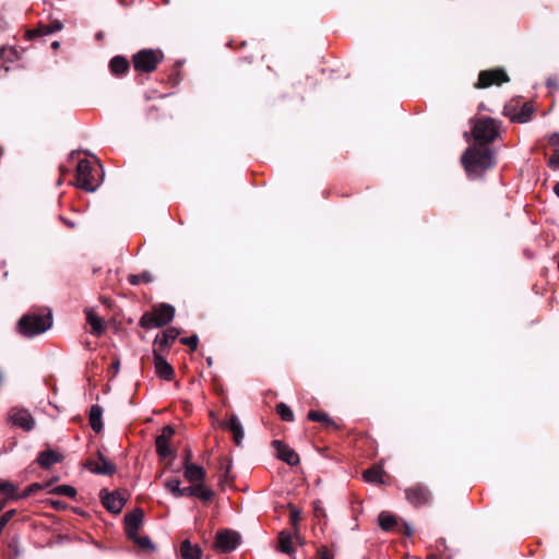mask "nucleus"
<instances>
[{
	"mask_svg": "<svg viewBox=\"0 0 559 559\" xmlns=\"http://www.w3.org/2000/svg\"><path fill=\"white\" fill-rule=\"evenodd\" d=\"M383 474L382 466L374 465L364 472V479L370 484H383Z\"/></svg>",
	"mask_w": 559,
	"mask_h": 559,
	"instance_id": "obj_24",
	"label": "nucleus"
},
{
	"mask_svg": "<svg viewBox=\"0 0 559 559\" xmlns=\"http://www.w3.org/2000/svg\"><path fill=\"white\" fill-rule=\"evenodd\" d=\"M43 488V485L38 484V483H34L32 485H29L28 487H26L22 493H20V499H24V498H27L29 497L31 495H33L34 492H36L37 490L41 489Z\"/></svg>",
	"mask_w": 559,
	"mask_h": 559,
	"instance_id": "obj_38",
	"label": "nucleus"
},
{
	"mask_svg": "<svg viewBox=\"0 0 559 559\" xmlns=\"http://www.w3.org/2000/svg\"><path fill=\"white\" fill-rule=\"evenodd\" d=\"M154 366L159 378L167 381L173 379L174 368L156 352H154Z\"/></svg>",
	"mask_w": 559,
	"mask_h": 559,
	"instance_id": "obj_20",
	"label": "nucleus"
},
{
	"mask_svg": "<svg viewBox=\"0 0 559 559\" xmlns=\"http://www.w3.org/2000/svg\"><path fill=\"white\" fill-rule=\"evenodd\" d=\"M100 499L103 506L111 513H119L124 506V499L118 492L102 490Z\"/></svg>",
	"mask_w": 559,
	"mask_h": 559,
	"instance_id": "obj_15",
	"label": "nucleus"
},
{
	"mask_svg": "<svg viewBox=\"0 0 559 559\" xmlns=\"http://www.w3.org/2000/svg\"><path fill=\"white\" fill-rule=\"evenodd\" d=\"M533 106L531 103H525L518 109L514 105H506L503 108V115L509 117L512 122L525 123L533 115Z\"/></svg>",
	"mask_w": 559,
	"mask_h": 559,
	"instance_id": "obj_9",
	"label": "nucleus"
},
{
	"mask_svg": "<svg viewBox=\"0 0 559 559\" xmlns=\"http://www.w3.org/2000/svg\"><path fill=\"white\" fill-rule=\"evenodd\" d=\"M182 497H199L203 501H210L214 492L212 489L203 487L202 484H197L194 486L183 487V492H181Z\"/></svg>",
	"mask_w": 559,
	"mask_h": 559,
	"instance_id": "obj_22",
	"label": "nucleus"
},
{
	"mask_svg": "<svg viewBox=\"0 0 559 559\" xmlns=\"http://www.w3.org/2000/svg\"><path fill=\"white\" fill-rule=\"evenodd\" d=\"M103 409L99 405H93L90 411V425L95 432H99L103 428L102 423Z\"/></svg>",
	"mask_w": 559,
	"mask_h": 559,
	"instance_id": "obj_25",
	"label": "nucleus"
},
{
	"mask_svg": "<svg viewBox=\"0 0 559 559\" xmlns=\"http://www.w3.org/2000/svg\"><path fill=\"white\" fill-rule=\"evenodd\" d=\"M180 555L183 559H201L202 550L198 545H192L186 539L180 546Z\"/></svg>",
	"mask_w": 559,
	"mask_h": 559,
	"instance_id": "obj_23",
	"label": "nucleus"
},
{
	"mask_svg": "<svg viewBox=\"0 0 559 559\" xmlns=\"http://www.w3.org/2000/svg\"><path fill=\"white\" fill-rule=\"evenodd\" d=\"M190 459H191V452H188V453L186 454L185 462H190Z\"/></svg>",
	"mask_w": 559,
	"mask_h": 559,
	"instance_id": "obj_50",
	"label": "nucleus"
},
{
	"mask_svg": "<svg viewBox=\"0 0 559 559\" xmlns=\"http://www.w3.org/2000/svg\"><path fill=\"white\" fill-rule=\"evenodd\" d=\"M427 559H439V558L437 556H435V555H430V556L427 557Z\"/></svg>",
	"mask_w": 559,
	"mask_h": 559,
	"instance_id": "obj_52",
	"label": "nucleus"
},
{
	"mask_svg": "<svg viewBox=\"0 0 559 559\" xmlns=\"http://www.w3.org/2000/svg\"><path fill=\"white\" fill-rule=\"evenodd\" d=\"M276 412L283 420H285V421L294 420V413L290 409V407L288 405H286L285 403H278L276 405Z\"/></svg>",
	"mask_w": 559,
	"mask_h": 559,
	"instance_id": "obj_34",
	"label": "nucleus"
},
{
	"mask_svg": "<svg viewBox=\"0 0 559 559\" xmlns=\"http://www.w3.org/2000/svg\"><path fill=\"white\" fill-rule=\"evenodd\" d=\"M175 433V430L170 426L163 428L162 433L156 438V451L162 459L173 457L175 452L169 447V442Z\"/></svg>",
	"mask_w": 559,
	"mask_h": 559,
	"instance_id": "obj_11",
	"label": "nucleus"
},
{
	"mask_svg": "<svg viewBox=\"0 0 559 559\" xmlns=\"http://www.w3.org/2000/svg\"><path fill=\"white\" fill-rule=\"evenodd\" d=\"M84 313L86 323L91 326V333L96 336H100L105 332V323L103 319L90 308H85Z\"/></svg>",
	"mask_w": 559,
	"mask_h": 559,
	"instance_id": "obj_18",
	"label": "nucleus"
},
{
	"mask_svg": "<svg viewBox=\"0 0 559 559\" xmlns=\"http://www.w3.org/2000/svg\"><path fill=\"white\" fill-rule=\"evenodd\" d=\"M239 535L229 530L218 532L215 538V548L222 552H229L237 548Z\"/></svg>",
	"mask_w": 559,
	"mask_h": 559,
	"instance_id": "obj_10",
	"label": "nucleus"
},
{
	"mask_svg": "<svg viewBox=\"0 0 559 559\" xmlns=\"http://www.w3.org/2000/svg\"><path fill=\"white\" fill-rule=\"evenodd\" d=\"M280 549L285 554H290L293 551V538L289 533L282 532L280 534Z\"/></svg>",
	"mask_w": 559,
	"mask_h": 559,
	"instance_id": "obj_32",
	"label": "nucleus"
},
{
	"mask_svg": "<svg viewBox=\"0 0 559 559\" xmlns=\"http://www.w3.org/2000/svg\"><path fill=\"white\" fill-rule=\"evenodd\" d=\"M51 325V311L49 309H37L31 310L20 318L17 331L25 337H34L45 333Z\"/></svg>",
	"mask_w": 559,
	"mask_h": 559,
	"instance_id": "obj_2",
	"label": "nucleus"
},
{
	"mask_svg": "<svg viewBox=\"0 0 559 559\" xmlns=\"http://www.w3.org/2000/svg\"><path fill=\"white\" fill-rule=\"evenodd\" d=\"M59 45H60V44H59V41L53 40V41L51 43V48H52V49H57V48L59 47Z\"/></svg>",
	"mask_w": 559,
	"mask_h": 559,
	"instance_id": "obj_47",
	"label": "nucleus"
},
{
	"mask_svg": "<svg viewBox=\"0 0 559 559\" xmlns=\"http://www.w3.org/2000/svg\"><path fill=\"white\" fill-rule=\"evenodd\" d=\"M300 520V512L295 509V508H292V511H290V522L293 525H297L298 521Z\"/></svg>",
	"mask_w": 559,
	"mask_h": 559,
	"instance_id": "obj_40",
	"label": "nucleus"
},
{
	"mask_svg": "<svg viewBox=\"0 0 559 559\" xmlns=\"http://www.w3.org/2000/svg\"><path fill=\"white\" fill-rule=\"evenodd\" d=\"M0 496H4L7 499L17 500L20 495L16 493V487L14 484L0 480Z\"/></svg>",
	"mask_w": 559,
	"mask_h": 559,
	"instance_id": "obj_30",
	"label": "nucleus"
},
{
	"mask_svg": "<svg viewBox=\"0 0 559 559\" xmlns=\"http://www.w3.org/2000/svg\"><path fill=\"white\" fill-rule=\"evenodd\" d=\"M549 165L554 168H559V155L551 156L549 159Z\"/></svg>",
	"mask_w": 559,
	"mask_h": 559,
	"instance_id": "obj_43",
	"label": "nucleus"
},
{
	"mask_svg": "<svg viewBox=\"0 0 559 559\" xmlns=\"http://www.w3.org/2000/svg\"><path fill=\"white\" fill-rule=\"evenodd\" d=\"M163 60V53L159 50L143 49L133 56V66L136 71L152 72Z\"/></svg>",
	"mask_w": 559,
	"mask_h": 559,
	"instance_id": "obj_5",
	"label": "nucleus"
},
{
	"mask_svg": "<svg viewBox=\"0 0 559 559\" xmlns=\"http://www.w3.org/2000/svg\"><path fill=\"white\" fill-rule=\"evenodd\" d=\"M3 380H4V378H3V373H2V371L0 370V386H1V385H2V383H3Z\"/></svg>",
	"mask_w": 559,
	"mask_h": 559,
	"instance_id": "obj_51",
	"label": "nucleus"
},
{
	"mask_svg": "<svg viewBox=\"0 0 559 559\" xmlns=\"http://www.w3.org/2000/svg\"><path fill=\"white\" fill-rule=\"evenodd\" d=\"M180 480L177 478L168 479L165 484L168 491L171 492L176 498L182 497L181 492H183V488L180 486Z\"/></svg>",
	"mask_w": 559,
	"mask_h": 559,
	"instance_id": "obj_33",
	"label": "nucleus"
},
{
	"mask_svg": "<svg viewBox=\"0 0 559 559\" xmlns=\"http://www.w3.org/2000/svg\"><path fill=\"white\" fill-rule=\"evenodd\" d=\"M144 513L141 509H136L131 513L126 514L124 524L126 532L129 538H134L143 522Z\"/></svg>",
	"mask_w": 559,
	"mask_h": 559,
	"instance_id": "obj_16",
	"label": "nucleus"
},
{
	"mask_svg": "<svg viewBox=\"0 0 559 559\" xmlns=\"http://www.w3.org/2000/svg\"><path fill=\"white\" fill-rule=\"evenodd\" d=\"M59 454L52 450L44 451L37 457L38 464L44 468H49L55 463L59 462Z\"/></svg>",
	"mask_w": 559,
	"mask_h": 559,
	"instance_id": "obj_27",
	"label": "nucleus"
},
{
	"mask_svg": "<svg viewBox=\"0 0 559 559\" xmlns=\"http://www.w3.org/2000/svg\"><path fill=\"white\" fill-rule=\"evenodd\" d=\"M109 68L114 74L120 75L129 69V62L126 58L116 56L110 60Z\"/></svg>",
	"mask_w": 559,
	"mask_h": 559,
	"instance_id": "obj_28",
	"label": "nucleus"
},
{
	"mask_svg": "<svg viewBox=\"0 0 559 559\" xmlns=\"http://www.w3.org/2000/svg\"><path fill=\"white\" fill-rule=\"evenodd\" d=\"M405 528H406V533H407V535H408V536H411V535L413 534V531H412V528L409 527V525H408V524H405Z\"/></svg>",
	"mask_w": 559,
	"mask_h": 559,
	"instance_id": "obj_46",
	"label": "nucleus"
},
{
	"mask_svg": "<svg viewBox=\"0 0 559 559\" xmlns=\"http://www.w3.org/2000/svg\"><path fill=\"white\" fill-rule=\"evenodd\" d=\"M131 539L142 549H146V550L154 549V546L148 536H138V534H136L135 537L131 538Z\"/></svg>",
	"mask_w": 559,
	"mask_h": 559,
	"instance_id": "obj_36",
	"label": "nucleus"
},
{
	"mask_svg": "<svg viewBox=\"0 0 559 559\" xmlns=\"http://www.w3.org/2000/svg\"><path fill=\"white\" fill-rule=\"evenodd\" d=\"M462 164L468 174L485 171L493 165V153L485 146H471L462 155Z\"/></svg>",
	"mask_w": 559,
	"mask_h": 559,
	"instance_id": "obj_3",
	"label": "nucleus"
},
{
	"mask_svg": "<svg viewBox=\"0 0 559 559\" xmlns=\"http://www.w3.org/2000/svg\"><path fill=\"white\" fill-rule=\"evenodd\" d=\"M179 335V332L174 329L169 328L165 330L162 335H157L155 338V343L159 344L160 346H168L170 342L175 341Z\"/></svg>",
	"mask_w": 559,
	"mask_h": 559,
	"instance_id": "obj_29",
	"label": "nucleus"
},
{
	"mask_svg": "<svg viewBox=\"0 0 559 559\" xmlns=\"http://www.w3.org/2000/svg\"><path fill=\"white\" fill-rule=\"evenodd\" d=\"M397 524L396 518L389 512L379 514V525L383 531H392Z\"/></svg>",
	"mask_w": 559,
	"mask_h": 559,
	"instance_id": "obj_31",
	"label": "nucleus"
},
{
	"mask_svg": "<svg viewBox=\"0 0 559 559\" xmlns=\"http://www.w3.org/2000/svg\"><path fill=\"white\" fill-rule=\"evenodd\" d=\"M85 468L98 475H112L116 472V466L109 460L105 459L100 453L98 460H90L84 464Z\"/></svg>",
	"mask_w": 559,
	"mask_h": 559,
	"instance_id": "obj_13",
	"label": "nucleus"
},
{
	"mask_svg": "<svg viewBox=\"0 0 559 559\" xmlns=\"http://www.w3.org/2000/svg\"><path fill=\"white\" fill-rule=\"evenodd\" d=\"M272 444L280 460H282L283 462L287 463L290 466H295L299 463V455L283 441L274 440Z\"/></svg>",
	"mask_w": 559,
	"mask_h": 559,
	"instance_id": "obj_14",
	"label": "nucleus"
},
{
	"mask_svg": "<svg viewBox=\"0 0 559 559\" xmlns=\"http://www.w3.org/2000/svg\"><path fill=\"white\" fill-rule=\"evenodd\" d=\"M308 418L312 421H319V423H323V424H326V425H332L333 421L331 420V418L329 417L328 414L325 413H322V412H318V411H310L308 413Z\"/></svg>",
	"mask_w": 559,
	"mask_h": 559,
	"instance_id": "obj_35",
	"label": "nucleus"
},
{
	"mask_svg": "<svg viewBox=\"0 0 559 559\" xmlns=\"http://www.w3.org/2000/svg\"><path fill=\"white\" fill-rule=\"evenodd\" d=\"M313 513H314V516H317V518L325 515L323 508L321 506H319V503H317V502L314 503Z\"/></svg>",
	"mask_w": 559,
	"mask_h": 559,
	"instance_id": "obj_42",
	"label": "nucleus"
},
{
	"mask_svg": "<svg viewBox=\"0 0 559 559\" xmlns=\"http://www.w3.org/2000/svg\"><path fill=\"white\" fill-rule=\"evenodd\" d=\"M7 498L2 501H0V511H2V509L5 507V503H7Z\"/></svg>",
	"mask_w": 559,
	"mask_h": 559,
	"instance_id": "obj_49",
	"label": "nucleus"
},
{
	"mask_svg": "<svg viewBox=\"0 0 559 559\" xmlns=\"http://www.w3.org/2000/svg\"><path fill=\"white\" fill-rule=\"evenodd\" d=\"M473 135L480 144L492 142L498 135V122L492 118L477 120L473 128Z\"/></svg>",
	"mask_w": 559,
	"mask_h": 559,
	"instance_id": "obj_6",
	"label": "nucleus"
},
{
	"mask_svg": "<svg viewBox=\"0 0 559 559\" xmlns=\"http://www.w3.org/2000/svg\"><path fill=\"white\" fill-rule=\"evenodd\" d=\"M319 556L320 559H334L333 555L324 547L319 550Z\"/></svg>",
	"mask_w": 559,
	"mask_h": 559,
	"instance_id": "obj_41",
	"label": "nucleus"
},
{
	"mask_svg": "<svg viewBox=\"0 0 559 559\" xmlns=\"http://www.w3.org/2000/svg\"><path fill=\"white\" fill-rule=\"evenodd\" d=\"M61 490H62L64 493L70 495V486H68V485H63V486L61 487Z\"/></svg>",
	"mask_w": 559,
	"mask_h": 559,
	"instance_id": "obj_45",
	"label": "nucleus"
},
{
	"mask_svg": "<svg viewBox=\"0 0 559 559\" xmlns=\"http://www.w3.org/2000/svg\"><path fill=\"white\" fill-rule=\"evenodd\" d=\"M63 27V24L58 21L53 20L50 21L48 24H39L38 27L34 29L27 31L26 35L29 39L46 36L48 34H52L55 32L61 31Z\"/></svg>",
	"mask_w": 559,
	"mask_h": 559,
	"instance_id": "obj_17",
	"label": "nucleus"
},
{
	"mask_svg": "<svg viewBox=\"0 0 559 559\" xmlns=\"http://www.w3.org/2000/svg\"><path fill=\"white\" fill-rule=\"evenodd\" d=\"M8 421L24 431H31L35 427V420L31 413L21 407H12L8 413Z\"/></svg>",
	"mask_w": 559,
	"mask_h": 559,
	"instance_id": "obj_7",
	"label": "nucleus"
},
{
	"mask_svg": "<svg viewBox=\"0 0 559 559\" xmlns=\"http://www.w3.org/2000/svg\"><path fill=\"white\" fill-rule=\"evenodd\" d=\"M509 76L501 69L481 71L478 76V82L475 84L477 88H486L492 84L500 85L503 82H508Z\"/></svg>",
	"mask_w": 559,
	"mask_h": 559,
	"instance_id": "obj_8",
	"label": "nucleus"
},
{
	"mask_svg": "<svg viewBox=\"0 0 559 559\" xmlns=\"http://www.w3.org/2000/svg\"><path fill=\"white\" fill-rule=\"evenodd\" d=\"M78 159L76 186L86 192H93L100 185L103 169L95 157H81L72 151V160Z\"/></svg>",
	"mask_w": 559,
	"mask_h": 559,
	"instance_id": "obj_1",
	"label": "nucleus"
},
{
	"mask_svg": "<svg viewBox=\"0 0 559 559\" xmlns=\"http://www.w3.org/2000/svg\"><path fill=\"white\" fill-rule=\"evenodd\" d=\"M67 174H68L67 167L66 166H60V178L58 179V183H60L61 180H64Z\"/></svg>",
	"mask_w": 559,
	"mask_h": 559,
	"instance_id": "obj_44",
	"label": "nucleus"
},
{
	"mask_svg": "<svg viewBox=\"0 0 559 559\" xmlns=\"http://www.w3.org/2000/svg\"><path fill=\"white\" fill-rule=\"evenodd\" d=\"M174 317L175 308L169 304H160L142 316L140 325L144 329L163 328L171 322Z\"/></svg>",
	"mask_w": 559,
	"mask_h": 559,
	"instance_id": "obj_4",
	"label": "nucleus"
},
{
	"mask_svg": "<svg viewBox=\"0 0 559 559\" xmlns=\"http://www.w3.org/2000/svg\"><path fill=\"white\" fill-rule=\"evenodd\" d=\"M405 497L413 506L420 507L429 502L430 492L427 487L416 485L405 490Z\"/></svg>",
	"mask_w": 559,
	"mask_h": 559,
	"instance_id": "obj_12",
	"label": "nucleus"
},
{
	"mask_svg": "<svg viewBox=\"0 0 559 559\" xmlns=\"http://www.w3.org/2000/svg\"><path fill=\"white\" fill-rule=\"evenodd\" d=\"M152 281V275L147 272L141 274L130 275L129 282L132 285H139L140 283H148Z\"/></svg>",
	"mask_w": 559,
	"mask_h": 559,
	"instance_id": "obj_37",
	"label": "nucleus"
},
{
	"mask_svg": "<svg viewBox=\"0 0 559 559\" xmlns=\"http://www.w3.org/2000/svg\"><path fill=\"white\" fill-rule=\"evenodd\" d=\"M198 342H199V340H198L197 335H192L190 337L181 338V343L185 344V345L190 346L192 350L197 349Z\"/></svg>",
	"mask_w": 559,
	"mask_h": 559,
	"instance_id": "obj_39",
	"label": "nucleus"
},
{
	"mask_svg": "<svg viewBox=\"0 0 559 559\" xmlns=\"http://www.w3.org/2000/svg\"><path fill=\"white\" fill-rule=\"evenodd\" d=\"M71 495H72V498L75 496V490H74V488H72Z\"/></svg>",
	"mask_w": 559,
	"mask_h": 559,
	"instance_id": "obj_53",
	"label": "nucleus"
},
{
	"mask_svg": "<svg viewBox=\"0 0 559 559\" xmlns=\"http://www.w3.org/2000/svg\"><path fill=\"white\" fill-rule=\"evenodd\" d=\"M554 191L557 194V197L559 198V182L555 185Z\"/></svg>",
	"mask_w": 559,
	"mask_h": 559,
	"instance_id": "obj_48",
	"label": "nucleus"
},
{
	"mask_svg": "<svg viewBox=\"0 0 559 559\" xmlns=\"http://www.w3.org/2000/svg\"><path fill=\"white\" fill-rule=\"evenodd\" d=\"M222 427L228 429L234 437V441L237 445H241L245 437L243 428L236 415L230 416L228 421L222 424Z\"/></svg>",
	"mask_w": 559,
	"mask_h": 559,
	"instance_id": "obj_21",
	"label": "nucleus"
},
{
	"mask_svg": "<svg viewBox=\"0 0 559 559\" xmlns=\"http://www.w3.org/2000/svg\"><path fill=\"white\" fill-rule=\"evenodd\" d=\"M185 477L188 481L194 484H203L205 479V471L203 467L191 462H185Z\"/></svg>",
	"mask_w": 559,
	"mask_h": 559,
	"instance_id": "obj_19",
	"label": "nucleus"
},
{
	"mask_svg": "<svg viewBox=\"0 0 559 559\" xmlns=\"http://www.w3.org/2000/svg\"><path fill=\"white\" fill-rule=\"evenodd\" d=\"M16 58V51L12 47H2L0 49V69L5 72L9 71L10 62H13Z\"/></svg>",
	"mask_w": 559,
	"mask_h": 559,
	"instance_id": "obj_26",
	"label": "nucleus"
}]
</instances>
